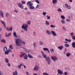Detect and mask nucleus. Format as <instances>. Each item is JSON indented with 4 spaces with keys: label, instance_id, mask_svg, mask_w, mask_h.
<instances>
[{
    "label": "nucleus",
    "instance_id": "c85d7f7f",
    "mask_svg": "<svg viewBox=\"0 0 75 75\" xmlns=\"http://www.w3.org/2000/svg\"><path fill=\"white\" fill-rule=\"evenodd\" d=\"M70 55H71V54L69 53H68L66 54V56L67 57H69Z\"/></svg>",
    "mask_w": 75,
    "mask_h": 75
},
{
    "label": "nucleus",
    "instance_id": "3c124183",
    "mask_svg": "<svg viewBox=\"0 0 75 75\" xmlns=\"http://www.w3.org/2000/svg\"><path fill=\"white\" fill-rule=\"evenodd\" d=\"M68 74V72L65 71L64 72V75H67Z\"/></svg>",
    "mask_w": 75,
    "mask_h": 75
},
{
    "label": "nucleus",
    "instance_id": "cd10ccee",
    "mask_svg": "<svg viewBox=\"0 0 75 75\" xmlns=\"http://www.w3.org/2000/svg\"><path fill=\"white\" fill-rule=\"evenodd\" d=\"M9 53V52H8V50H6L5 51V52H4V54L5 55H8V54Z\"/></svg>",
    "mask_w": 75,
    "mask_h": 75
},
{
    "label": "nucleus",
    "instance_id": "aec40b11",
    "mask_svg": "<svg viewBox=\"0 0 75 75\" xmlns=\"http://www.w3.org/2000/svg\"><path fill=\"white\" fill-rule=\"evenodd\" d=\"M73 48H75V42H73L71 44Z\"/></svg>",
    "mask_w": 75,
    "mask_h": 75
},
{
    "label": "nucleus",
    "instance_id": "9b49d317",
    "mask_svg": "<svg viewBox=\"0 0 75 75\" xmlns=\"http://www.w3.org/2000/svg\"><path fill=\"white\" fill-rule=\"evenodd\" d=\"M20 49L21 50H24L25 51L27 50V49L25 48V47H20Z\"/></svg>",
    "mask_w": 75,
    "mask_h": 75
},
{
    "label": "nucleus",
    "instance_id": "1a4fd4ad",
    "mask_svg": "<svg viewBox=\"0 0 75 75\" xmlns=\"http://www.w3.org/2000/svg\"><path fill=\"white\" fill-rule=\"evenodd\" d=\"M41 53L43 58H45V59H46L47 57V55L44 53V52H43L42 51H41Z\"/></svg>",
    "mask_w": 75,
    "mask_h": 75
},
{
    "label": "nucleus",
    "instance_id": "13d9d810",
    "mask_svg": "<svg viewBox=\"0 0 75 75\" xmlns=\"http://www.w3.org/2000/svg\"><path fill=\"white\" fill-rule=\"evenodd\" d=\"M27 50H25V51H26V52H30V51L29 50L27 49Z\"/></svg>",
    "mask_w": 75,
    "mask_h": 75
},
{
    "label": "nucleus",
    "instance_id": "9d476101",
    "mask_svg": "<svg viewBox=\"0 0 75 75\" xmlns=\"http://www.w3.org/2000/svg\"><path fill=\"white\" fill-rule=\"evenodd\" d=\"M25 54V53L24 52H20V55H19V57H21V58H22V57H23V56L24 55V54Z\"/></svg>",
    "mask_w": 75,
    "mask_h": 75
},
{
    "label": "nucleus",
    "instance_id": "f3484780",
    "mask_svg": "<svg viewBox=\"0 0 75 75\" xmlns=\"http://www.w3.org/2000/svg\"><path fill=\"white\" fill-rule=\"evenodd\" d=\"M23 66V63H21L20 65H19L18 66V68L19 69H20L21 67Z\"/></svg>",
    "mask_w": 75,
    "mask_h": 75
},
{
    "label": "nucleus",
    "instance_id": "5701e85b",
    "mask_svg": "<svg viewBox=\"0 0 75 75\" xmlns=\"http://www.w3.org/2000/svg\"><path fill=\"white\" fill-rule=\"evenodd\" d=\"M13 34L14 37H17V34L16 33V32H14L13 33Z\"/></svg>",
    "mask_w": 75,
    "mask_h": 75
},
{
    "label": "nucleus",
    "instance_id": "0eeeda50",
    "mask_svg": "<svg viewBox=\"0 0 75 75\" xmlns=\"http://www.w3.org/2000/svg\"><path fill=\"white\" fill-rule=\"evenodd\" d=\"M57 72L58 74L60 75H63L64 74V73L63 71L60 69H58L57 71Z\"/></svg>",
    "mask_w": 75,
    "mask_h": 75
},
{
    "label": "nucleus",
    "instance_id": "c9c22d12",
    "mask_svg": "<svg viewBox=\"0 0 75 75\" xmlns=\"http://www.w3.org/2000/svg\"><path fill=\"white\" fill-rule=\"evenodd\" d=\"M50 51L52 53H54V49H51Z\"/></svg>",
    "mask_w": 75,
    "mask_h": 75
},
{
    "label": "nucleus",
    "instance_id": "2f4dec72",
    "mask_svg": "<svg viewBox=\"0 0 75 75\" xmlns=\"http://www.w3.org/2000/svg\"><path fill=\"white\" fill-rule=\"evenodd\" d=\"M64 45L66 48H68V47H69V45L68 44H65Z\"/></svg>",
    "mask_w": 75,
    "mask_h": 75
},
{
    "label": "nucleus",
    "instance_id": "864d4df0",
    "mask_svg": "<svg viewBox=\"0 0 75 75\" xmlns=\"http://www.w3.org/2000/svg\"><path fill=\"white\" fill-rule=\"evenodd\" d=\"M31 4V1H29L27 2V4L28 6L29 4Z\"/></svg>",
    "mask_w": 75,
    "mask_h": 75
},
{
    "label": "nucleus",
    "instance_id": "de8ad7c7",
    "mask_svg": "<svg viewBox=\"0 0 75 75\" xmlns=\"http://www.w3.org/2000/svg\"><path fill=\"white\" fill-rule=\"evenodd\" d=\"M39 45H43V42L41 41L40 42Z\"/></svg>",
    "mask_w": 75,
    "mask_h": 75
},
{
    "label": "nucleus",
    "instance_id": "a19ab883",
    "mask_svg": "<svg viewBox=\"0 0 75 75\" xmlns=\"http://www.w3.org/2000/svg\"><path fill=\"white\" fill-rule=\"evenodd\" d=\"M6 17H8L9 16V13H8V12L6 13Z\"/></svg>",
    "mask_w": 75,
    "mask_h": 75
},
{
    "label": "nucleus",
    "instance_id": "b1692460",
    "mask_svg": "<svg viewBox=\"0 0 75 75\" xmlns=\"http://www.w3.org/2000/svg\"><path fill=\"white\" fill-rule=\"evenodd\" d=\"M1 42H4V43L5 44L6 43V40H4V39L2 40H1Z\"/></svg>",
    "mask_w": 75,
    "mask_h": 75
},
{
    "label": "nucleus",
    "instance_id": "4468645a",
    "mask_svg": "<svg viewBox=\"0 0 75 75\" xmlns=\"http://www.w3.org/2000/svg\"><path fill=\"white\" fill-rule=\"evenodd\" d=\"M52 2L53 4H57L58 3V0H52Z\"/></svg>",
    "mask_w": 75,
    "mask_h": 75
},
{
    "label": "nucleus",
    "instance_id": "20e7f679",
    "mask_svg": "<svg viewBox=\"0 0 75 75\" xmlns=\"http://www.w3.org/2000/svg\"><path fill=\"white\" fill-rule=\"evenodd\" d=\"M51 58L54 62H56L58 60V58L56 56H52L51 57Z\"/></svg>",
    "mask_w": 75,
    "mask_h": 75
},
{
    "label": "nucleus",
    "instance_id": "39448f33",
    "mask_svg": "<svg viewBox=\"0 0 75 75\" xmlns=\"http://www.w3.org/2000/svg\"><path fill=\"white\" fill-rule=\"evenodd\" d=\"M46 60L47 62L48 65H50V63H51V60H50V57H47L46 59Z\"/></svg>",
    "mask_w": 75,
    "mask_h": 75
},
{
    "label": "nucleus",
    "instance_id": "69168bd1",
    "mask_svg": "<svg viewBox=\"0 0 75 75\" xmlns=\"http://www.w3.org/2000/svg\"><path fill=\"white\" fill-rule=\"evenodd\" d=\"M66 21H68V22H70V21H71L69 19H67L66 20Z\"/></svg>",
    "mask_w": 75,
    "mask_h": 75
},
{
    "label": "nucleus",
    "instance_id": "09e8293b",
    "mask_svg": "<svg viewBox=\"0 0 75 75\" xmlns=\"http://www.w3.org/2000/svg\"><path fill=\"white\" fill-rule=\"evenodd\" d=\"M43 75H49V74H48V73H45V72L43 73Z\"/></svg>",
    "mask_w": 75,
    "mask_h": 75
},
{
    "label": "nucleus",
    "instance_id": "412c9836",
    "mask_svg": "<svg viewBox=\"0 0 75 75\" xmlns=\"http://www.w3.org/2000/svg\"><path fill=\"white\" fill-rule=\"evenodd\" d=\"M28 56L29 58H33L32 55L30 54H28Z\"/></svg>",
    "mask_w": 75,
    "mask_h": 75
},
{
    "label": "nucleus",
    "instance_id": "052dcab7",
    "mask_svg": "<svg viewBox=\"0 0 75 75\" xmlns=\"http://www.w3.org/2000/svg\"><path fill=\"white\" fill-rule=\"evenodd\" d=\"M7 65L8 67H10L11 66L10 64L9 63H8L7 64Z\"/></svg>",
    "mask_w": 75,
    "mask_h": 75
},
{
    "label": "nucleus",
    "instance_id": "c756f323",
    "mask_svg": "<svg viewBox=\"0 0 75 75\" xmlns=\"http://www.w3.org/2000/svg\"><path fill=\"white\" fill-rule=\"evenodd\" d=\"M45 25H49V22L47 21H46L45 22Z\"/></svg>",
    "mask_w": 75,
    "mask_h": 75
},
{
    "label": "nucleus",
    "instance_id": "ea45409f",
    "mask_svg": "<svg viewBox=\"0 0 75 75\" xmlns=\"http://www.w3.org/2000/svg\"><path fill=\"white\" fill-rule=\"evenodd\" d=\"M13 30V28L12 27H11L10 28L8 29V31H11Z\"/></svg>",
    "mask_w": 75,
    "mask_h": 75
},
{
    "label": "nucleus",
    "instance_id": "6ab92c4d",
    "mask_svg": "<svg viewBox=\"0 0 75 75\" xmlns=\"http://www.w3.org/2000/svg\"><path fill=\"white\" fill-rule=\"evenodd\" d=\"M13 75H18V73H17V71L16 70L14 72H13Z\"/></svg>",
    "mask_w": 75,
    "mask_h": 75
},
{
    "label": "nucleus",
    "instance_id": "5fc2aeb1",
    "mask_svg": "<svg viewBox=\"0 0 75 75\" xmlns=\"http://www.w3.org/2000/svg\"><path fill=\"white\" fill-rule=\"evenodd\" d=\"M72 38L73 40H75V36L74 35L72 36Z\"/></svg>",
    "mask_w": 75,
    "mask_h": 75
},
{
    "label": "nucleus",
    "instance_id": "e2e57ef3",
    "mask_svg": "<svg viewBox=\"0 0 75 75\" xmlns=\"http://www.w3.org/2000/svg\"><path fill=\"white\" fill-rule=\"evenodd\" d=\"M8 52H11V50L10 49H9L8 50Z\"/></svg>",
    "mask_w": 75,
    "mask_h": 75
},
{
    "label": "nucleus",
    "instance_id": "f8f14e48",
    "mask_svg": "<svg viewBox=\"0 0 75 75\" xmlns=\"http://www.w3.org/2000/svg\"><path fill=\"white\" fill-rule=\"evenodd\" d=\"M23 58L24 59H28V56L26 54H25L23 56Z\"/></svg>",
    "mask_w": 75,
    "mask_h": 75
},
{
    "label": "nucleus",
    "instance_id": "f257e3e1",
    "mask_svg": "<svg viewBox=\"0 0 75 75\" xmlns=\"http://www.w3.org/2000/svg\"><path fill=\"white\" fill-rule=\"evenodd\" d=\"M14 42H15L16 46H21V39L20 38H15L14 39Z\"/></svg>",
    "mask_w": 75,
    "mask_h": 75
},
{
    "label": "nucleus",
    "instance_id": "423d86ee",
    "mask_svg": "<svg viewBox=\"0 0 75 75\" xmlns=\"http://www.w3.org/2000/svg\"><path fill=\"white\" fill-rule=\"evenodd\" d=\"M39 69V67L38 65H35L34 69L33 70L35 71H38Z\"/></svg>",
    "mask_w": 75,
    "mask_h": 75
},
{
    "label": "nucleus",
    "instance_id": "79ce46f5",
    "mask_svg": "<svg viewBox=\"0 0 75 75\" xmlns=\"http://www.w3.org/2000/svg\"><path fill=\"white\" fill-rule=\"evenodd\" d=\"M9 47L10 48H11V50H13V46H12V45H10L9 46Z\"/></svg>",
    "mask_w": 75,
    "mask_h": 75
},
{
    "label": "nucleus",
    "instance_id": "bf43d9fd",
    "mask_svg": "<svg viewBox=\"0 0 75 75\" xmlns=\"http://www.w3.org/2000/svg\"><path fill=\"white\" fill-rule=\"evenodd\" d=\"M70 35L72 37V36H74V33H70Z\"/></svg>",
    "mask_w": 75,
    "mask_h": 75
},
{
    "label": "nucleus",
    "instance_id": "2eb2a0df",
    "mask_svg": "<svg viewBox=\"0 0 75 75\" xmlns=\"http://www.w3.org/2000/svg\"><path fill=\"white\" fill-rule=\"evenodd\" d=\"M65 6L68 8V9H71V7L69 5H68V4H65Z\"/></svg>",
    "mask_w": 75,
    "mask_h": 75
},
{
    "label": "nucleus",
    "instance_id": "603ef678",
    "mask_svg": "<svg viewBox=\"0 0 75 75\" xmlns=\"http://www.w3.org/2000/svg\"><path fill=\"white\" fill-rule=\"evenodd\" d=\"M22 4H25V1H21Z\"/></svg>",
    "mask_w": 75,
    "mask_h": 75
},
{
    "label": "nucleus",
    "instance_id": "4be33fe9",
    "mask_svg": "<svg viewBox=\"0 0 75 75\" xmlns=\"http://www.w3.org/2000/svg\"><path fill=\"white\" fill-rule=\"evenodd\" d=\"M65 40L66 41H67V42H71V40L70 39H68L67 38H66L65 39Z\"/></svg>",
    "mask_w": 75,
    "mask_h": 75
},
{
    "label": "nucleus",
    "instance_id": "393cba45",
    "mask_svg": "<svg viewBox=\"0 0 75 75\" xmlns=\"http://www.w3.org/2000/svg\"><path fill=\"white\" fill-rule=\"evenodd\" d=\"M57 11H58V12H60V13H62V9L60 8H58V9Z\"/></svg>",
    "mask_w": 75,
    "mask_h": 75
},
{
    "label": "nucleus",
    "instance_id": "473e14b6",
    "mask_svg": "<svg viewBox=\"0 0 75 75\" xmlns=\"http://www.w3.org/2000/svg\"><path fill=\"white\" fill-rule=\"evenodd\" d=\"M61 18L62 20H65V16L63 15H61Z\"/></svg>",
    "mask_w": 75,
    "mask_h": 75
},
{
    "label": "nucleus",
    "instance_id": "f704fd0d",
    "mask_svg": "<svg viewBox=\"0 0 75 75\" xmlns=\"http://www.w3.org/2000/svg\"><path fill=\"white\" fill-rule=\"evenodd\" d=\"M5 61L6 62V63H8V62H9L8 59H7V58H6L5 59Z\"/></svg>",
    "mask_w": 75,
    "mask_h": 75
},
{
    "label": "nucleus",
    "instance_id": "4c0bfd02",
    "mask_svg": "<svg viewBox=\"0 0 75 75\" xmlns=\"http://www.w3.org/2000/svg\"><path fill=\"white\" fill-rule=\"evenodd\" d=\"M21 43H22V44H23V45H25V42L24 41H22V40H21Z\"/></svg>",
    "mask_w": 75,
    "mask_h": 75
},
{
    "label": "nucleus",
    "instance_id": "c03bdc74",
    "mask_svg": "<svg viewBox=\"0 0 75 75\" xmlns=\"http://www.w3.org/2000/svg\"><path fill=\"white\" fill-rule=\"evenodd\" d=\"M43 50H44V51H47L48 49V48H43Z\"/></svg>",
    "mask_w": 75,
    "mask_h": 75
},
{
    "label": "nucleus",
    "instance_id": "774afa93",
    "mask_svg": "<svg viewBox=\"0 0 75 75\" xmlns=\"http://www.w3.org/2000/svg\"><path fill=\"white\" fill-rule=\"evenodd\" d=\"M36 46V45H35V43H33V47L34 48H35V47Z\"/></svg>",
    "mask_w": 75,
    "mask_h": 75
},
{
    "label": "nucleus",
    "instance_id": "4d7b16f0",
    "mask_svg": "<svg viewBox=\"0 0 75 75\" xmlns=\"http://www.w3.org/2000/svg\"><path fill=\"white\" fill-rule=\"evenodd\" d=\"M33 6V3L30 4V5H29V6H30V7Z\"/></svg>",
    "mask_w": 75,
    "mask_h": 75
},
{
    "label": "nucleus",
    "instance_id": "0e129e2a",
    "mask_svg": "<svg viewBox=\"0 0 75 75\" xmlns=\"http://www.w3.org/2000/svg\"><path fill=\"white\" fill-rule=\"evenodd\" d=\"M11 35V33H10L8 35V37H9V36H10Z\"/></svg>",
    "mask_w": 75,
    "mask_h": 75
},
{
    "label": "nucleus",
    "instance_id": "a18cd8bd",
    "mask_svg": "<svg viewBox=\"0 0 75 75\" xmlns=\"http://www.w3.org/2000/svg\"><path fill=\"white\" fill-rule=\"evenodd\" d=\"M42 14L43 15V16H46V15L47 14V13L45 12H43L42 13Z\"/></svg>",
    "mask_w": 75,
    "mask_h": 75
},
{
    "label": "nucleus",
    "instance_id": "7ed1b4c3",
    "mask_svg": "<svg viewBox=\"0 0 75 75\" xmlns=\"http://www.w3.org/2000/svg\"><path fill=\"white\" fill-rule=\"evenodd\" d=\"M28 25L26 23H25L24 24H23L22 26V28L24 29L25 31H27V28H28Z\"/></svg>",
    "mask_w": 75,
    "mask_h": 75
},
{
    "label": "nucleus",
    "instance_id": "338daca9",
    "mask_svg": "<svg viewBox=\"0 0 75 75\" xmlns=\"http://www.w3.org/2000/svg\"><path fill=\"white\" fill-rule=\"evenodd\" d=\"M5 36L6 37H8V35L6 33H5Z\"/></svg>",
    "mask_w": 75,
    "mask_h": 75
},
{
    "label": "nucleus",
    "instance_id": "58836bf2",
    "mask_svg": "<svg viewBox=\"0 0 75 75\" xmlns=\"http://www.w3.org/2000/svg\"><path fill=\"white\" fill-rule=\"evenodd\" d=\"M56 27L55 25H50V27L51 28H55Z\"/></svg>",
    "mask_w": 75,
    "mask_h": 75
},
{
    "label": "nucleus",
    "instance_id": "7c9ffc66",
    "mask_svg": "<svg viewBox=\"0 0 75 75\" xmlns=\"http://www.w3.org/2000/svg\"><path fill=\"white\" fill-rule=\"evenodd\" d=\"M61 22L62 24H65V21L63 19L61 20Z\"/></svg>",
    "mask_w": 75,
    "mask_h": 75
},
{
    "label": "nucleus",
    "instance_id": "a211bd4d",
    "mask_svg": "<svg viewBox=\"0 0 75 75\" xmlns=\"http://www.w3.org/2000/svg\"><path fill=\"white\" fill-rule=\"evenodd\" d=\"M0 21L2 23V24H3L5 28H6V25L5 24V22L2 21Z\"/></svg>",
    "mask_w": 75,
    "mask_h": 75
},
{
    "label": "nucleus",
    "instance_id": "dca6fc26",
    "mask_svg": "<svg viewBox=\"0 0 75 75\" xmlns=\"http://www.w3.org/2000/svg\"><path fill=\"white\" fill-rule=\"evenodd\" d=\"M0 13L1 14V16L2 17H4V13L2 11H0Z\"/></svg>",
    "mask_w": 75,
    "mask_h": 75
},
{
    "label": "nucleus",
    "instance_id": "f03ea898",
    "mask_svg": "<svg viewBox=\"0 0 75 75\" xmlns=\"http://www.w3.org/2000/svg\"><path fill=\"white\" fill-rule=\"evenodd\" d=\"M46 33L48 35H51V34H52L53 36H54L55 37L57 35L56 33H55V32L53 30H51V32L50 31L47 30L46 31Z\"/></svg>",
    "mask_w": 75,
    "mask_h": 75
},
{
    "label": "nucleus",
    "instance_id": "ddd939ff",
    "mask_svg": "<svg viewBox=\"0 0 75 75\" xmlns=\"http://www.w3.org/2000/svg\"><path fill=\"white\" fill-rule=\"evenodd\" d=\"M58 49H59L60 50H62L63 48H64V46H60L59 47H57Z\"/></svg>",
    "mask_w": 75,
    "mask_h": 75
},
{
    "label": "nucleus",
    "instance_id": "72a5a7b5",
    "mask_svg": "<svg viewBox=\"0 0 75 75\" xmlns=\"http://www.w3.org/2000/svg\"><path fill=\"white\" fill-rule=\"evenodd\" d=\"M62 29L64 31H67V30L66 29V28H65V27L64 26H63L62 27Z\"/></svg>",
    "mask_w": 75,
    "mask_h": 75
},
{
    "label": "nucleus",
    "instance_id": "6e6d98bb",
    "mask_svg": "<svg viewBox=\"0 0 75 75\" xmlns=\"http://www.w3.org/2000/svg\"><path fill=\"white\" fill-rule=\"evenodd\" d=\"M35 1L38 4H39V3H40V1H39L38 0H36Z\"/></svg>",
    "mask_w": 75,
    "mask_h": 75
},
{
    "label": "nucleus",
    "instance_id": "680f3d73",
    "mask_svg": "<svg viewBox=\"0 0 75 75\" xmlns=\"http://www.w3.org/2000/svg\"><path fill=\"white\" fill-rule=\"evenodd\" d=\"M0 75H3V73L1 71H0Z\"/></svg>",
    "mask_w": 75,
    "mask_h": 75
},
{
    "label": "nucleus",
    "instance_id": "e433bc0d",
    "mask_svg": "<svg viewBox=\"0 0 75 75\" xmlns=\"http://www.w3.org/2000/svg\"><path fill=\"white\" fill-rule=\"evenodd\" d=\"M35 8V7H34L33 6H32L29 7V8L30 9H34Z\"/></svg>",
    "mask_w": 75,
    "mask_h": 75
},
{
    "label": "nucleus",
    "instance_id": "8fccbe9b",
    "mask_svg": "<svg viewBox=\"0 0 75 75\" xmlns=\"http://www.w3.org/2000/svg\"><path fill=\"white\" fill-rule=\"evenodd\" d=\"M26 14L28 15H30L31 14V13L29 11H28L26 13Z\"/></svg>",
    "mask_w": 75,
    "mask_h": 75
},
{
    "label": "nucleus",
    "instance_id": "37998d69",
    "mask_svg": "<svg viewBox=\"0 0 75 75\" xmlns=\"http://www.w3.org/2000/svg\"><path fill=\"white\" fill-rule=\"evenodd\" d=\"M33 34L34 36H35V37H36V33H35V32H33Z\"/></svg>",
    "mask_w": 75,
    "mask_h": 75
},
{
    "label": "nucleus",
    "instance_id": "6e6552de",
    "mask_svg": "<svg viewBox=\"0 0 75 75\" xmlns=\"http://www.w3.org/2000/svg\"><path fill=\"white\" fill-rule=\"evenodd\" d=\"M18 5L19 7L20 8L22 9H23V4H21V3H18Z\"/></svg>",
    "mask_w": 75,
    "mask_h": 75
},
{
    "label": "nucleus",
    "instance_id": "a878e982",
    "mask_svg": "<svg viewBox=\"0 0 75 75\" xmlns=\"http://www.w3.org/2000/svg\"><path fill=\"white\" fill-rule=\"evenodd\" d=\"M7 47H4V51H7Z\"/></svg>",
    "mask_w": 75,
    "mask_h": 75
},
{
    "label": "nucleus",
    "instance_id": "bb28decb",
    "mask_svg": "<svg viewBox=\"0 0 75 75\" xmlns=\"http://www.w3.org/2000/svg\"><path fill=\"white\" fill-rule=\"evenodd\" d=\"M31 21L29 20L27 22V24H28L29 25H30L31 24Z\"/></svg>",
    "mask_w": 75,
    "mask_h": 75
},
{
    "label": "nucleus",
    "instance_id": "49530a36",
    "mask_svg": "<svg viewBox=\"0 0 75 75\" xmlns=\"http://www.w3.org/2000/svg\"><path fill=\"white\" fill-rule=\"evenodd\" d=\"M46 17L47 20H50V16H48V15L46 16Z\"/></svg>",
    "mask_w": 75,
    "mask_h": 75
}]
</instances>
